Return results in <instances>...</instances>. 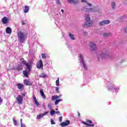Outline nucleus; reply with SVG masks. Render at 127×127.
<instances>
[{
  "label": "nucleus",
  "instance_id": "obj_1",
  "mask_svg": "<svg viewBox=\"0 0 127 127\" xmlns=\"http://www.w3.org/2000/svg\"><path fill=\"white\" fill-rule=\"evenodd\" d=\"M18 40L20 43H23L25 41V35L24 33L19 31L17 33Z\"/></svg>",
  "mask_w": 127,
  "mask_h": 127
},
{
  "label": "nucleus",
  "instance_id": "obj_2",
  "mask_svg": "<svg viewBox=\"0 0 127 127\" xmlns=\"http://www.w3.org/2000/svg\"><path fill=\"white\" fill-rule=\"evenodd\" d=\"M86 23L83 24L84 27H90L91 25V19L90 18V15H87V16L85 17Z\"/></svg>",
  "mask_w": 127,
  "mask_h": 127
},
{
  "label": "nucleus",
  "instance_id": "obj_3",
  "mask_svg": "<svg viewBox=\"0 0 127 127\" xmlns=\"http://www.w3.org/2000/svg\"><path fill=\"white\" fill-rule=\"evenodd\" d=\"M20 61H21V64H23V65H25V66L27 67V69H28L29 71L31 70V66L28 63H26V62H25L23 58H20Z\"/></svg>",
  "mask_w": 127,
  "mask_h": 127
},
{
  "label": "nucleus",
  "instance_id": "obj_4",
  "mask_svg": "<svg viewBox=\"0 0 127 127\" xmlns=\"http://www.w3.org/2000/svg\"><path fill=\"white\" fill-rule=\"evenodd\" d=\"M82 123L83 125L87 126V127H95V125L93 124V122L91 120L86 119V122L83 121Z\"/></svg>",
  "mask_w": 127,
  "mask_h": 127
},
{
  "label": "nucleus",
  "instance_id": "obj_5",
  "mask_svg": "<svg viewBox=\"0 0 127 127\" xmlns=\"http://www.w3.org/2000/svg\"><path fill=\"white\" fill-rule=\"evenodd\" d=\"M16 100L17 101V104L19 105H22V103H23V97L22 96L19 95L16 98Z\"/></svg>",
  "mask_w": 127,
  "mask_h": 127
},
{
  "label": "nucleus",
  "instance_id": "obj_6",
  "mask_svg": "<svg viewBox=\"0 0 127 127\" xmlns=\"http://www.w3.org/2000/svg\"><path fill=\"white\" fill-rule=\"evenodd\" d=\"M79 58L80 59V63L82 64L83 67H84L85 70H87V68L85 64V62H84V57L83 56V55L80 54L79 55Z\"/></svg>",
  "mask_w": 127,
  "mask_h": 127
},
{
  "label": "nucleus",
  "instance_id": "obj_7",
  "mask_svg": "<svg viewBox=\"0 0 127 127\" xmlns=\"http://www.w3.org/2000/svg\"><path fill=\"white\" fill-rule=\"evenodd\" d=\"M84 10H85V11H90V12H95L96 11H100V9H97L96 7H94L92 8H85L84 9Z\"/></svg>",
  "mask_w": 127,
  "mask_h": 127
},
{
  "label": "nucleus",
  "instance_id": "obj_8",
  "mask_svg": "<svg viewBox=\"0 0 127 127\" xmlns=\"http://www.w3.org/2000/svg\"><path fill=\"white\" fill-rule=\"evenodd\" d=\"M23 67L21 64H17L15 67H13L12 70H17L18 72L19 71H21L23 69Z\"/></svg>",
  "mask_w": 127,
  "mask_h": 127
},
{
  "label": "nucleus",
  "instance_id": "obj_9",
  "mask_svg": "<svg viewBox=\"0 0 127 127\" xmlns=\"http://www.w3.org/2000/svg\"><path fill=\"white\" fill-rule=\"evenodd\" d=\"M89 47H90L91 51H96L97 50V46L93 43H90Z\"/></svg>",
  "mask_w": 127,
  "mask_h": 127
},
{
  "label": "nucleus",
  "instance_id": "obj_10",
  "mask_svg": "<svg viewBox=\"0 0 127 127\" xmlns=\"http://www.w3.org/2000/svg\"><path fill=\"white\" fill-rule=\"evenodd\" d=\"M36 67L38 69H41V68H43V62H42V60H39V62H38L36 64Z\"/></svg>",
  "mask_w": 127,
  "mask_h": 127
},
{
  "label": "nucleus",
  "instance_id": "obj_11",
  "mask_svg": "<svg viewBox=\"0 0 127 127\" xmlns=\"http://www.w3.org/2000/svg\"><path fill=\"white\" fill-rule=\"evenodd\" d=\"M70 125V121L69 120H66L64 122H62L61 123L60 126L62 127H67V126H69Z\"/></svg>",
  "mask_w": 127,
  "mask_h": 127
},
{
  "label": "nucleus",
  "instance_id": "obj_12",
  "mask_svg": "<svg viewBox=\"0 0 127 127\" xmlns=\"http://www.w3.org/2000/svg\"><path fill=\"white\" fill-rule=\"evenodd\" d=\"M31 71V70H29L28 69L26 68V70L23 71V73L24 76L26 78H28V73H29Z\"/></svg>",
  "mask_w": 127,
  "mask_h": 127
},
{
  "label": "nucleus",
  "instance_id": "obj_13",
  "mask_svg": "<svg viewBox=\"0 0 127 127\" xmlns=\"http://www.w3.org/2000/svg\"><path fill=\"white\" fill-rule=\"evenodd\" d=\"M1 21L3 24H7L8 22V19L6 17H4L1 19Z\"/></svg>",
  "mask_w": 127,
  "mask_h": 127
},
{
  "label": "nucleus",
  "instance_id": "obj_14",
  "mask_svg": "<svg viewBox=\"0 0 127 127\" xmlns=\"http://www.w3.org/2000/svg\"><path fill=\"white\" fill-rule=\"evenodd\" d=\"M67 2L69 3H74L75 4H77L78 3L79 0H67Z\"/></svg>",
  "mask_w": 127,
  "mask_h": 127
},
{
  "label": "nucleus",
  "instance_id": "obj_15",
  "mask_svg": "<svg viewBox=\"0 0 127 127\" xmlns=\"http://www.w3.org/2000/svg\"><path fill=\"white\" fill-rule=\"evenodd\" d=\"M17 87L19 90H21L24 88V84L19 83L17 84Z\"/></svg>",
  "mask_w": 127,
  "mask_h": 127
},
{
  "label": "nucleus",
  "instance_id": "obj_16",
  "mask_svg": "<svg viewBox=\"0 0 127 127\" xmlns=\"http://www.w3.org/2000/svg\"><path fill=\"white\" fill-rule=\"evenodd\" d=\"M33 100H34V102H35V105H36V106H39V102H38V101H37V99H36V97H35V95H33Z\"/></svg>",
  "mask_w": 127,
  "mask_h": 127
},
{
  "label": "nucleus",
  "instance_id": "obj_17",
  "mask_svg": "<svg viewBox=\"0 0 127 127\" xmlns=\"http://www.w3.org/2000/svg\"><path fill=\"white\" fill-rule=\"evenodd\" d=\"M40 93L42 97L43 98V99H46V96L45 95V94H44V92H43V89H40Z\"/></svg>",
  "mask_w": 127,
  "mask_h": 127
},
{
  "label": "nucleus",
  "instance_id": "obj_18",
  "mask_svg": "<svg viewBox=\"0 0 127 127\" xmlns=\"http://www.w3.org/2000/svg\"><path fill=\"white\" fill-rule=\"evenodd\" d=\"M29 11V6L28 5H25V9L24 10V13H27Z\"/></svg>",
  "mask_w": 127,
  "mask_h": 127
},
{
  "label": "nucleus",
  "instance_id": "obj_19",
  "mask_svg": "<svg viewBox=\"0 0 127 127\" xmlns=\"http://www.w3.org/2000/svg\"><path fill=\"white\" fill-rule=\"evenodd\" d=\"M24 84L26 86H30V85H31V82L28 81L27 80H24Z\"/></svg>",
  "mask_w": 127,
  "mask_h": 127
},
{
  "label": "nucleus",
  "instance_id": "obj_20",
  "mask_svg": "<svg viewBox=\"0 0 127 127\" xmlns=\"http://www.w3.org/2000/svg\"><path fill=\"white\" fill-rule=\"evenodd\" d=\"M6 33L8 34H10L11 33V28L9 27H7L6 29Z\"/></svg>",
  "mask_w": 127,
  "mask_h": 127
},
{
  "label": "nucleus",
  "instance_id": "obj_21",
  "mask_svg": "<svg viewBox=\"0 0 127 127\" xmlns=\"http://www.w3.org/2000/svg\"><path fill=\"white\" fill-rule=\"evenodd\" d=\"M60 98V96L58 95H54L52 96V101H55V100H57V99H59Z\"/></svg>",
  "mask_w": 127,
  "mask_h": 127
},
{
  "label": "nucleus",
  "instance_id": "obj_22",
  "mask_svg": "<svg viewBox=\"0 0 127 127\" xmlns=\"http://www.w3.org/2000/svg\"><path fill=\"white\" fill-rule=\"evenodd\" d=\"M112 35V34L110 33H104L103 34V36L104 37H108V36H111Z\"/></svg>",
  "mask_w": 127,
  "mask_h": 127
},
{
  "label": "nucleus",
  "instance_id": "obj_23",
  "mask_svg": "<svg viewBox=\"0 0 127 127\" xmlns=\"http://www.w3.org/2000/svg\"><path fill=\"white\" fill-rule=\"evenodd\" d=\"M60 102H62V99H57L55 102V105H58L59 104Z\"/></svg>",
  "mask_w": 127,
  "mask_h": 127
},
{
  "label": "nucleus",
  "instance_id": "obj_24",
  "mask_svg": "<svg viewBox=\"0 0 127 127\" xmlns=\"http://www.w3.org/2000/svg\"><path fill=\"white\" fill-rule=\"evenodd\" d=\"M68 36L70 37V38H71L72 40H75L74 35H72V34H71V33H69Z\"/></svg>",
  "mask_w": 127,
  "mask_h": 127
},
{
  "label": "nucleus",
  "instance_id": "obj_25",
  "mask_svg": "<svg viewBox=\"0 0 127 127\" xmlns=\"http://www.w3.org/2000/svg\"><path fill=\"white\" fill-rule=\"evenodd\" d=\"M40 78H46L48 77V76H47L46 74L43 73L40 75Z\"/></svg>",
  "mask_w": 127,
  "mask_h": 127
},
{
  "label": "nucleus",
  "instance_id": "obj_26",
  "mask_svg": "<svg viewBox=\"0 0 127 127\" xmlns=\"http://www.w3.org/2000/svg\"><path fill=\"white\" fill-rule=\"evenodd\" d=\"M112 9H116V2H112L111 3Z\"/></svg>",
  "mask_w": 127,
  "mask_h": 127
},
{
  "label": "nucleus",
  "instance_id": "obj_27",
  "mask_svg": "<svg viewBox=\"0 0 127 127\" xmlns=\"http://www.w3.org/2000/svg\"><path fill=\"white\" fill-rule=\"evenodd\" d=\"M104 22V25L105 24H109V23H111V21H110V20H103Z\"/></svg>",
  "mask_w": 127,
  "mask_h": 127
},
{
  "label": "nucleus",
  "instance_id": "obj_28",
  "mask_svg": "<svg viewBox=\"0 0 127 127\" xmlns=\"http://www.w3.org/2000/svg\"><path fill=\"white\" fill-rule=\"evenodd\" d=\"M106 56H107V55H106V54L105 53H102L100 55V57L102 59H104V58H106Z\"/></svg>",
  "mask_w": 127,
  "mask_h": 127
},
{
  "label": "nucleus",
  "instance_id": "obj_29",
  "mask_svg": "<svg viewBox=\"0 0 127 127\" xmlns=\"http://www.w3.org/2000/svg\"><path fill=\"white\" fill-rule=\"evenodd\" d=\"M51 116H54L56 114L55 110H52L50 112Z\"/></svg>",
  "mask_w": 127,
  "mask_h": 127
},
{
  "label": "nucleus",
  "instance_id": "obj_30",
  "mask_svg": "<svg viewBox=\"0 0 127 127\" xmlns=\"http://www.w3.org/2000/svg\"><path fill=\"white\" fill-rule=\"evenodd\" d=\"M41 118H43V115H42V114H40L37 116V119H38V120H40Z\"/></svg>",
  "mask_w": 127,
  "mask_h": 127
},
{
  "label": "nucleus",
  "instance_id": "obj_31",
  "mask_svg": "<svg viewBox=\"0 0 127 127\" xmlns=\"http://www.w3.org/2000/svg\"><path fill=\"white\" fill-rule=\"evenodd\" d=\"M99 25H100V26H103V25H105V23L104 22V20L100 21L99 23Z\"/></svg>",
  "mask_w": 127,
  "mask_h": 127
},
{
  "label": "nucleus",
  "instance_id": "obj_32",
  "mask_svg": "<svg viewBox=\"0 0 127 127\" xmlns=\"http://www.w3.org/2000/svg\"><path fill=\"white\" fill-rule=\"evenodd\" d=\"M13 123L14 126H17V122L15 119H13Z\"/></svg>",
  "mask_w": 127,
  "mask_h": 127
},
{
  "label": "nucleus",
  "instance_id": "obj_33",
  "mask_svg": "<svg viewBox=\"0 0 127 127\" xmlns=\"http://www.w3.org/2000/svg\"><path fill=\"white\" fill-rule=\"evenodd\" d=\"M51 125H56V123L54 122V120H53V119H51Z\"/></svg>",
  "mask_w": 127,
  "mask_h": 127
},
{
  "label": "nucleus",
  "instance_id": "obj_34",
  "mask_svg": "<svg viewBox=\"0 0 127 127\" xmlns=\"http://www.w3.org/2000/svg\"><path fill=\"white\" fill-rule=\"evenodd\" d=\"M41 56L43 59H45V58H46V55L45 54H42Z\"/></svg>",
  "mask_w": 127,
  "mask_h": 127
},
{
  "label": "nucleus",
  "instance_id": "obj_35",
  "mask_svg": "<svg viewBox=\"0 0 127 127\" xmlns=\"http://www.w3.org/2000/svg\"><path fill=\"white\" fill-rule=\"evenodd\" d=\"M56 86H59V78H58L56 81Z\"/></svg>",
  "mask_w": 127,
  "mask_h": 127
},
{
  "label": "nucleus",
  "instance_id": "obj_36",
  "mask_svg": "<svg viewBox=\"0 0 127 127\" xmlns=\"http://www.w3.org/2000/svg\"><path fill=\"white\" fill-rule=\"evenodd\" d=\"M49 112H45L43 114H42V115H43V117H44V116H46V115H47V114H49Z\"/></svg>",
  "mask_w": 127,
  "mask_h": 127
},
{
  "label": "nucleus",
  "instance_id": "obj_37",
  "mask_svg": "<svg viewBox=\"0 0 127 127\" xmlns=\"http://www.w3.org/2000/svg\"><path fill=\"white\" fill-rule=\"evenodd\" d=\"M56 91L57 92V93H58V94H59V87H56Z\"/></svg>",
  "mask_w": 127,
  "mask_h": 127
},
{
  "label": "nucleus",
  "instance_id": "obj_38",
  "mask_svg": "<svg viewBox=\"0 0 127 127\" xmlns=\"http://www.w3.org/2000/svg\"><path fill=\"white\" fill-rule=\"evenodd\" d=\"M62 119H63V118L62 117V116H61L59 118L60 123H62Z\"/></svg>",
  "mask_w": 127,
  "mask_h": 127
},
{
  "label": "nucleus",
  "instance_id": "obj_39",
  "mask_svg": "<svg viewBox=\"0 0 127 127\" xmlns=\"http://www.w3.org/2000/svg\"><path fill=\"white\" fill-rule=\"evenodd\" d=\"M57 4H59V5L61 4V3L60 2V0H58L57 1Z\"/></svg>",
  "mask_w": 127,
  "mask_h": 127
},
{
  "label": "nucleus",
  "instance_id": "obj_40",
  "mask_svg": "<svg viewBox=\"0 0 127 127\" xmlns=\"http://www.w3.org/2000/svg\"><path fill=\"white\" fill-rule=\"evenodd\" d=\"M21 23H22V25H25V24H26V23L24 22V21H22Z\"/></svg>",
  "mask_w": 127,
  "mask_h": 127
},
{
  "label": "nucleus",
  "instance_id": "obj_41",
  "mask_svg": "<svg viewBox=\"0 0 127 127\" xmlns=\"http://www.w3.org/2000/svg\"><path fill=\"white\" fill-rule=\"evenodd\" d=\"M124 31L125 33H127V27L124 29Z\"/></svg>",
  "mask_w": 127,
  "mask_h": 127
},
{
  "label": "nucleus",
  "instance_id": "obj_42",
  "mask_svg": "<svg viewBox=\"0 0 127 127\" xmlns=\"http://www.w3.org/2000/svg\"><path fill=\"white\" fill-rule=\"evenodd\" d=\"M56 114H57V115H58V116H59V115H60V112L56 111Z\"/></svg>",
  "mask_w": 127,
  "mask_h": 127
},
{
  "label": "nucleus",
  "instance_id": "obj_43",
  "mask_svg": "<svg viewBox=\"0 0 127 127\" xmlns=\"http://www.w3.org/2000/svg\"><path fill=\"white\" fill-rule=\"evenodd\" d=\"M3 101V100L2 99V98L1 97H0V103H2Z\"/></svg>",
  "mask_w": 127,
  "mask_h": 127
},
{
  "label": "nucleus",
  "instance_id": "obj_44",
  "mask_svg": "<svg viewBox=\"0 0 127 127\" xmlns=\"http://www.w3.org/2000/svg\"><path fill=\"white\" fill-rule=\"evenodd\" d=\"M21 127H26V126H25V124H22L21 125Z\"/></svg>",
  "mask_w": 127,
  "mask_h": 127
},
{
  "label": "nucleus",
  "instance_id": "obj_45",
  "mask_svg": "<svg viewBox=\"0 0 127 127\" xmlns=\"http://www.w3.org/2000/svg\"><path fill=\"white\" fill-rule=\"evenodd\" d=\"M81 2H87V1L86 0H81Z\"/></svg>",
  "mask_w": 127,
  "mask_h": 127
},
{
  "label": "nucleus",
  "instance_id": "obj_46",
  "mask_svg": "<svg viewBox=\"0 0 127 127\" xmlns=\"http://www.w3.org/2000/svg\"><path fill=\"white\" fill-rule=\"evenodd\" d=\"M87 4H88V5H89V6H92V4H91V3H88Z\"/></svg>",
  "mask_w": 127,
  "mask_h": 127
},
{
  "label": "nucleus",
  "instance_id": "obj_47",
  "mask_svg": "<svg viewBox=\"0 0 127 127\" xmlns=\"http://www.w3.org/2000/svg\"><path fill=\"white\" fill-rule=\"evenodd\" d=\"M77 114H78V118H80V113L79 112H77Z\"/></svg>",
  "mask_w": 127,
  "mask_h": 127
},
{
  "label": "nucleus",
  "instance_id": "obj_48",
  "mask_svg": "<svg viewBox=\"0 0 127 127\" xmlns=\"http://www.w3.org/2000/svg\"><path fill=\"white\" fill-rule=\"evenodd\" d=\"M20 124H21V125L22 124V119H21V120H20Z\"/></svg>",
  "mask_w": 127,
  "mask_h": 127
},
{
  "label": "nucleus",
  "instance_id": "obj_49",
  "mask_svg": "<svg viewBox=\"0 0 127 127\" xmlns=\"http://www.w3.org/2000/svg\"><path fill=\"white\" fill-rule=\"evenodd\" d=\"M22 96H23V97H25V94H24H24H22Z\"/></svg>",
  "mask_w": 127,
  "mask_h": 127
},
{
  "label": "nucleus",
  "instance_id": "obj_50",
  "mask_svg": "<svg viewBox=\"0 0 127 127\" xmlns=\"http://www.w3.org/2000/svg\"><path fill=\"white\" fill-rule=\"evenodd\" d=\"M61 11L62 12H64V10H63V9H61Z\"/></svg>",
  "mask_w": 127,
  "mask_h": 127
},
{
  "label": "nucleus",
  "instance_id": "obj_51",
  "mask_svg": "<svg viewBox=\"0 0 127 127\" xmlns=\"http://www.w3.org/2000/svg\"><path fill=\"white\" fill-rule=\"evenodd\" d=\"M56 111H58V109H56Z\"/></svg>",
  "mask_w": 127,
  "mask_h": 127
},
{
  "label": "nucleus",
  "instance_id": "obj_52",
  "mask_svg": "<svg viewBox=\"0 0 127 127\" xmlns=\"http://www.w3.org/2000/svg\"><path fill=\"white\" fill-rule=\"evenodd\" d=\"M1 76V74H0V77Z\"/></svg>",
  "mask_w": 127,
  "mask_h": 127
}]
</instances>
